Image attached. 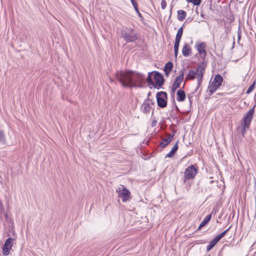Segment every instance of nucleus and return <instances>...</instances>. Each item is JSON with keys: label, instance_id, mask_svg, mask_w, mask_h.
<instances>
[{"label": "nucleus", "instance_id": "obj_11", "mask_svg": "<svg viewBox=\"0 0 256 256\" xmlns=\"http://www.w3.org/2000/svg\"><path fill=\"white\" fill-rule=\"evenodd\" d=\"M14 240V238H9L5 241L4 245L2 246V254L4 256H6L10 254V251L12 250L13 246Z\"/></svg>", "mask_w": 256, "mask_h": 256}, {"label": "nucleus", "instance_id": "obj_9", "mask_svg": "<svg viewBox=\"0 0 256 256\" xmlns=\"http://www.w3.org/2000/svg\"><path fill=\"white\" fill-rule=\"evenodd\" d=\"M197 173V170L194 165H191L186 168L184 172V182L185 183L186 180L194 178Z\"/></svg>", "mask_w": 256, "mask_h": 256}, {"label": "nucleus", "instance_id": "obj_16", "mask_svg": "<svg viewBox=\"0 0 256 256\" xmlns=\"http://www.w3.org/2000/svg\"><path fill=\"white\" fill-rule=\"evenodd\" d=\"M178 140L174 144L172 150L166 155L165 158H172L174 156L176 152V151L178 150Z\"/></svg>", "mask_w": 256, "mask_h": 256}, {"label": "nucleus", "instance_id": "obj_31", "mask_svg": "<svg viewBox=\"0 0 256 256\" xmlns=\"http://www.w3.org/2000/svg\"><path fill=\"white\" fill-rule=\"evenodd\" d=\"M180 41V39L176 38L174 46H179Z\"/></svg>", "mask_w": 256, "mask_h": 256}, {"label": "nucleus", "instance_id": "obj_44", "mask_svg": "<svg viewBox=\"0 0 256 256\" xmlns=\"http://www.w3.org/2000/svg\"><path fill=\"white\" fill-rule=\"evenodd\" d=\"M188 98H189V100H190V102L191 103V100H190V96H188Z\"/></svg>", "mask_w": 256, "mask_h": 256}, {"label": "nucleus", "instance_id": "obj_45", "mask_svg": "<svg viewBox=\"0 0 256 256\" xmlns=\"http://www.w3.org/2000/svg\"><path fill=\"white\" fill-rule=\"evenodd\" d=\"M188 21H190V20L188 18L186 20V22H188Z\"/></svg>", "mask_w": 256, "mask_h": 256}, {"label": "nucleus", "instance_id": "obj_6", "mask_svg": "<svg viewBox=\"0 0 256 256\" xmlns=\"http://www.w3.org/2000/svg\"><path fill=\"white\" fill-rule=\"evenodd\" d=\"M156 98L158 106L160 108H164L168 104V94L166 92L160 91L156 93Z\"/></svg>", "mask_w": 256, "mask_h": 256}, {"label": "nucleus", "instance_id": "obj_30", "mask_svg": "<svg viewBox=\"0 0 256 256\" xmlns=\"http://www.w3.org/2000/svg\"><path fill=\"white\" fill-rule=\"evenodd\" d=\"M130 0L133 6L134 9L138 8V5L134 0Z\"/></svg>", "mask_w": 256, "mask_h": 256}, {"label": "nucleus", "instance_id": "obj_2", "mask_svg": "<svg viewBox=\"0 0 256 256\" xmlns=\"http://www.w3.org/2000/svg\"><path fill=\"white\" fill-rule=\"evenodd\" d=\"M206 67V62L202 60L196 67V70H190L186 74V80H194L196 76L197 82L200 84L201 79L203 78L205 69Z\"/></svg>", "mask_w": 256, "mask_h": 256}, {"label": "nucleus", "instance_id": "obj_5", "mask_svg": "<svg viewBox=\"0 0 256 256\" xmlns=\"http://www.w3.org/2000/svg\"><path fill=\"white\" fill-rule=\"evenodd\" d=\"M223 80L220 74H217L215 76L213 81L208 87L210 94H214L221 86Z\"/></svg>", "mask_w": 256, "mask_h": 256}, {"label": "nucleus", "instance_id": "obj_46", "mask_svg": "<svg viewBox=\"0 0 256 256\" xmlns=\"http://www.w3.org/2000/svg\"><path fill=\"white\" fill-rule=\"evenodd\" d=\"M188 21H190V20L188 18L186 20V22H188Z\"/></svg>", "mask_w": 256, "mask_h": 256}, {"label": "nucleus", "instance_id": "obj_23", "mask_svg": "<svg viewBox=\"0 0 256 256\" xmlns=\"http://www.w3.org/2000/svg\"><path fill=\"white\" fill-rule=\"evenodd\" d=\"M232 228V226H230L228 229L219 234L218 235L216 236L214 238L218 242L221 238H222L226 234V233L228 232V230Z\"/></svg>", "mask_w": 256, "mask_h": 256}, {"label": "nucleus", "instance_id": "obj_7", "mask_svg": "<svg viewBox=\"0 0 256 256\" xmlns=\"http://www.w3.org/2000/svg\"><path fill=\"white\" fill-rule=\"evenodd\" d=\"M116 192L118 193V196L121 198L122 202H126L130 199V192L123 185H121L116 190Z\"/></svg>", "mask_w": 256, "mask_h": 256}, {"label": "nucleus", "instance_id": "obj_42", "mask_svg": "<svg viewBox=\"0 0 256 256\" xmlns=\"http://www.w3.org/2000/svg\"><path fill=\"white\" fill-rule=\"evenodd\" d=\"M150 92H148V98H149V96H150Z\"/></svg>", "mask_w": 256, "mask_h": 256}, {"label": "nucleus", "instance_id": "obj_1", "mask_svg": "<svg viewBox=\"0 0 256 256\" xmlns=\"http://www.w3.org/2000/svg\"><path fill=\"white\" fill-rule=\"evenodd\" d=\"M115 77L124 88H142L146 82L144 74L130 70L117 71Z\"/></svg>", "mask_w": 256, "mask_h": 256}, {"label": "nucleus", "instance_id": "obj_40", "mask_svg": "<svg viewBox=\"0 0 256 256\" xmlns=\"http://www.w3.org/2000/svg\"><path fill=\"white\" fill-rule=\"evenodd\" d=\"M200 16H201L202 18H204V14L202 13H201V14H200Z\"/></svg>", "mask_w": 256, "mask_h": 256}, {"label": "nucleus", "instance_id": "obj_4", "mask_svg": "<svg viewBox=\"0 0 256 256\" xmlns=\"http://www.w3.org/2000/svg\"><path fill=\"white\" fill-rule=\"evenodd\" d=\"M256 105L250 108L244 115L243 118V122L242 123V128L241 130L242 134L244 136L246 132V130L249 128L250 123L252 120L254 113V108Z\"/></svg>", "mask_w": 256, "mask_h": 256}, {"label": "nucleus", "instance_id": "obj_24", "mask_svg": "<svg viewBox=\"0 0 256 256\" xmlns=\"http://www.w3.org/2000/svg\"><path fill=\"white\" fill-rule=\"evenodd\" d=\"M152 73L154 74V72H148V78H146V82H147L149 86H154V82H153V80H152V76H151V74Z\"/></svg>", "mask_w": 256, "mask_h": 256}, {"label": "nucleus", "instance_id": "obj_36", "mask_svg": "<svg viewBox=\"0 0 256 256\" xmlns=\"http://www.w3.org/2000/svg\"><path fill=\"white\" fill-rule=\"evenodd\" d=\"M156 121H153L152 124V126H154L156 125Z\"/></svg>", "mask_w": 256, "mask_h": 256}, {"label": "nucleus", "instance_id": "obj_25", "mask_svg": "<svg viewBox=\"0 0 256 256\" xmlns=\"http://www.w3.org/2000/svg\"><path fill=\"white\" fill-rule=\"evenodd\" d=\"M256 84V81L254 80L253 82L250 84V86L248 88L246 92V94H249L254 89V88L255 87Z\"/></svg>", "mask_w": 256, "mask_h": 256}, {"label": "nucleus", "instance_id": "obj_8", "mask_svg": "<svg viewBox=\"0 0 256 256\" xmlns=\"http://www.w3.org/2000/svg\"><path fill=\"white\" fill-rule=\"evenodd\" d=\"M155 104L154 101L148 98L146 99L140 107V110L144 114H147L150 113V110L152 108V106Z\"/></svg>", "mask_w": 256, "mask_h": 256}, {"label": "nucleus", "instance_id": "obj_21", "mask_svg": "<svg viewBox=\"0 0 256 256\" xmlns=\"http://www.w3.org/2000/svg\"><path fill=\"white\" fill-rule=\"evenodd\" d=\"M6 144V138L3 130H0V145L5 146Z\"/></svg>", "mask_w": 256, "mask_h": 256}, {"label": "nucleus", "instance_id": "obj_43", "mask_svg": "<svg viewBox=\"0 0 256 256\" xmlns=\"http://www.w3.org/2000/svg\"><path fill=\"white\" fill-rule=\"evenodd\" d=\"M185 23H186V22L182 26V28H184V26Z\"/></svg>", "mask_w": 256, "mask_h": 256}, {"label": "nucleus", "instance_id": "obj_17", "mask_svg": "<svg viewBox=\"0 0 256 256\" xmlns=\"http://www.w3.org/2000/svg\"><path fill=\"white\" fill-rule=\"evenodd\" d=\"M177 98L176 100L178 102H183L185 100L186 95L184 91L182 90H178L176 92Z\"/></svg>", "mask_w": 256, "mask_h": 256}, {"label": "nucleus", "instance_id": "obj_33", "mask_svg": "<svg viewBox=\"0 0 256 256\" xmlns=\"http://www.w3.org/2000/svg\"><path fill=\"white\" fill-rule=\"evenodd\" d=\"M134 10H135L136 12V13L138 14V17L140 18H143V17H142V14L140 13V12L138 10V8H135Z\"/></svg>", "mask_w": 256, "mask_h": 256}, {"label": "nucleus", "instance_id": "obj_37", "mask_svg": "<svg viewBox=\"0 0 256 256\" xmlns=\"http://www.w3.org/2000/svg\"><path fill=\"white\" fill-rule=\"evenodd\" d=\"M240 31V30H238ZM240 38V32H238V40Z\"/></svg>", "mask_w": 256, "mask_h": 256}, {"label": "nucleus", "instance_id": "obj_34", "mask_svg": "<svg viewBox=\"0 0 256 256\" xmlns=\"http://www.w3.org/2000/svg\"><path fill=\"white\" fill-rule=\"evenodd\" d=\"M176 89L177 88H174V86H172V90H171V92H170L171 94H172L174 96L176 90Z\"/></svg>", "mask_w": 256, "mask_h": 256}, {"label": "nucleus", "instance_id": "obj_41", "mask_svg": "<svg viewBox=\"0 0 256 256\" xmlns=\"http://www.w3.org/2000/svg\"><path fill=\"white\" fill-rule=\"evenodd\" d=\"M227 246V245H226V244H224V246L223 248H222V249L221 250H222L223 248H224V247H225V246Z\"/></svg>", "mask_w": 256, "mask_h": 256}, {"label": "nucleus", "instance_id": "obj_19", "mask_svg": "<svg viewBox=\"0 0 256 256\" xmlns=\"http://www.w3.org/2000/svg\"><path fill=\"white\" fill-rule=\"evenodd\" d=\"M212 218V214H210L206 216L204 218L202 222L200 224L198 228V230L201 229L205 225H206L211 220Z\"/></svg>", "mask_w": 256, "mask_h": 256}, {"label": "nucleus", "instance_id": "obj_27", "mask_svg": "<svg viewBox=\"0 0 256 256\" xmlns=\"http://www.w3.org/2000/svg\"><path fill=\"white\" fill-rule=\"evenodd\" d=\"M166 2L165 0H162L161 1V8L164 10L166 6Z\"/></svg>", "mask_w": 256, "mask_h": 256}, {"label": "nucleus", "instance_id": "obj_12", "mask_svg": "<svg viewBox=\"0 0 256 256\" xmlns=\"http://www.w3.org/2000/svg\"><path fill=\"white\" fill-rule=\"evenodd\" d=\"M195 47L198 51L200 58L202 59H204L206 55V44L204 42L196 43Z\"/></svg>", "mask_w": 256, "mask_h": 256}, {"label": "nucleus", "instance_id": "obj_28", "mask_svg": "<svg viewBox=\"0 0 256 256\" xmlns=\"http://www.w3.org/2000/svg\"><path fill=\"white\" fill-rule=\"evenodd\" d=\"M202 2V0H194L192 3L194 6H199Z\"/></svg>", "mask_w": 256, "mask_h": 256}, {"label": "nucleus", "instance_id": "obj_15", "mask_svg": "<svg viewBox=\"0 0 256 256\" xmlns=\"http://www.w3.org/2000/svg\"><path fill=\"white\" fill-rule=\"evenodd\" d=\"M192 53V48L187 43H185L182 49V54L184 56H188Z\"/></svg>", "mask_w": 256, "mask_h": 256}, {"label": "nucleus", "instance_id": "obj_22", "mask_svg": "<svg viewBox=\"0 0 256 256\" xmlns=\"http://www.w3.org/2000/svg\"><path fill=\"white\" fill-rule=\"evenodd\" d=\"M218 242L215 238L212 240L206 246V251L208 252L211 250Z\"/></svg>", "mask_w": 256, "mask_h": 256}, {"label": "nucleus", "instance_id": "obj_29", "mask_svg": "<svg viewBox=\"0 0 256 256\" xmlns=\"http://www.w3.org/2000/svg\"><path fill=\"white\" fill-rule=\"evenodd\" d=\"M178 48L179 46H174V52L176 58L177 57L178 52Z\"/></svg>", "mask_w": 256, "mask_h": 256}, {"label": "nucleus", "instance_id": "obj_47", "mask_svg": "<svg viewBox=\"0 0 256 256\" xmlns=\"http://www.w3.org/2000/svg\"><path fill=\"white\" fill-rule=\"evenodd\" d=\"M192 19L190 18V22L192 21Z\"/></svg>", "mask_w": 256, "mask_h": 256}, {"label": "nucleus", "instance_id": "obj_18", "mask_svg": "<svg viewBox=\"0 0 256 256\" xmlns=\"http://www.w3.org/2000/svg\"><path fill=\"white\" fill-rule=\"evenodd\" d=\"M173 68V64L171 62H168L164 66V72L166 76H168Z\"/></svg>", "mask_w": 256, "mask_h": 256}, {"label": "nucleus", "instance_id": "obj_48", "mask_svg": "<svg viewBox=\"0 0 256 256\" xmlns=\"http://www.w3.org/2000/svg\"><path fill=\"white\" fill-rule=\"evenodd\" d=\"M154 114V110L152 112V114Z\"/></svg>", "mask_w": 256, "mask_h": 256}, {"label": "nucleus", "instance_id": "obj_26", "mask_svg": "<svg viewBox=\"0 0 256 256\" xmlns=\"http://www.w3.org/2000/svg\"><path fill=\"white\" fill-rule=\"evenodd\" d=\"M183 33V28L182 26H181L178 30L177 34L176 36V38L180 39L182 38V35Z\"/></svg>", "mask_w": 256, "mask_h": 256}, {"label": "nucleus", "instance_id": "obj_20", "mask_svg": "<svg viewBox=\"0 0 256 256\" xmlns=\"http://www.w3.org/2000/svg\"><path fill=\"white\" fill-rule=\"evenodd\" d=\"M177 14L178 19L180 21L183 20L186 16V12L184 10H178Z\"/></svg>", "mask_w": 256, "mask_h": 256}, {"label": "nucleus", "instance_id": "obj_38", "mask_svg": "<svg viewBox=\"0 0 256 256\" xmlns=\"http://www.w3.org/2000/svg\"><path fill=\"white\" fill-rule=\"evenodd\" d=\"M194 0H186L188 3H192Z\"/></svg>", "mask_w": 256, "mask_h": 256}, {"label": "nucleus", "instance_id": "obj_10", "mask_svg": "<svg viewBox=\"0 0 256 256\" xmlns=\"http://www.w3.org/2000/svg\"><path fill=\"white\" fill-rule=\"evenodd\" d=\"M154 80L155 83H154V86H152L155 88L159 90L162 88L164 82V78L162 74L156 71H154Z\"/></svg>", "mask_w": 256, "mask_h": 256}, {"label": "nucleus", "instance_id": "obj_3", "mask_svg": "<svg viewBox=\"0 0 256 256\" xmlns=\"http://www.w3.org/2000/svg\"><path fill=\"white\" fill-rule=\"evenodd\" d=\"M120 36L127 43L134 42L138 39L139 34L134 26H125L120 30Z\"/></svg>", "mask_w": 256, "mask_h": 256}, {"label": "nucleus", "instance_id": "obj_14", "mask_svg": "<svg viewBox=\"0 0 256 256\" xmlns=\"http://www.w3.org/2000/svg\"><path fill=\"white\" fill-rule=\"evenodd\" d=\"M184 72H182L176 78L175 82L172 84V86L174 88H178L180 87V83L182 82L184 80Z\"/></svg>", "mask_w": 256, "mask_h": 256}, {"label": "nucleus", "instance_id": "obj_32", "mask_svg": "<svg viewBox=\"0 0 256 256\" xmlns=\"http://www.w3.org/2000/svg\"><path fill=\"white\" fill-rule=\"evenodd\" d=\"M202 79H201V80L200 81V84H198V82H197L198 86H197L196 88V89H195V90H194V92H196L198 90L199 88L200 87V85H201V84L202 83Z\"/></svg>", "mask_w": 256, "mask_h": 256}, {"label": "nucleus", "instance_id": "obj_35", "mask_svg": "<svg viewBox=\"0 0 256 256\" xmlns=\"http://www.w3.org/2000/svg\"><path fill=\"white\" fill-rule=\"evenodd\" d=\"M174 105H175V107H176V108L177 110L179 111V108H178V106L176 105V103H175V100H174Z\"/></svg>", "mask_w": 256, "mask_h": 256}, {"label": "nucleus", "instance_id": "obj_13", "mask_svg": "<svg viewBox=\"0 0 256 256\" xmlns=\"http://www.w3.org/2000/svg\"><path fill=\"white\" fill-rule=\"evenodd\" d=\"M176 132L174 131L172 134H171L168 136L166 138H164L162 140L160 143V146L162 148H164L166 146H167L171 142Z\"/></svg>", "mask_w": 256, "mask_h": 256}, {"label": "nucleus", "instance_id": "obj_39", "mask_svg": "<svg viewBox=\"0 0 256 256\" xmlns=\"http://www.w3.org/2000/svg\"><path fill=\"white\" fill-rule=\"evenodd\" d=\"M216 212V210H215V208H213V210L210 214H212L213 212Z\"/></svg>", "mask_w": 256, "mask_h": 256}]
</instances>
